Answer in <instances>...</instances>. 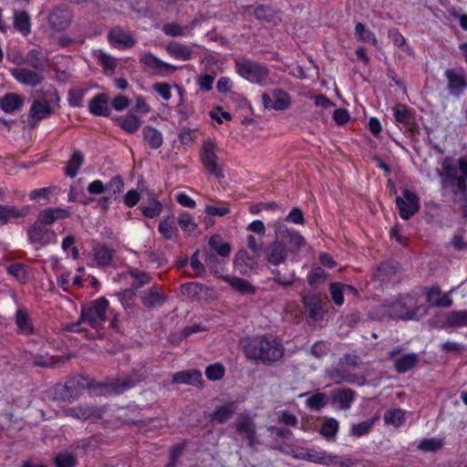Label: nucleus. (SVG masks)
I'll return each instance as SVG.
<instances>
[{"mask_svg": "<svg viewBox=\"0 0 467 467\" xmlns=\"http://www.w3.org/2000/svg\"><path fill=\"white\" fill-rule=\"evenodd\" d=\"M83 161L84 158L81 152L74 151L67 166L65 167L66 174L70 178H74L78 174L80 167L83 164Z\"/></svg>", "mask_w": 467, "mask_h": 467, "instance_id": "a19ab883", "label": "nucleus"}, {"mask_svg": "<svg viewBox=\"0 0 467 467\" xmlns=\"http://www.w3.org/2000/svg\"><path fill=\"white\" fill-rule=\"evenodd\" d=\"M427 301L431 306L449 307L452 300L449 293L442 294L439 288L433 287L427 293Z\"/></svg>", "mask_w": 467, "mask_h": 467, "instance_id": "cd10ccee", "label": "nucleus"}, {"mask_svg": "<svg viewBox=\"0 0 467 467\" xmlns=\"http://www.w3.org/2000/svg\"><path fill=\"white\" fill-rule=\"evenodd\" d=\"M339 429V422L334 418H326L320 427V434L327 440L335 438Z\"/></svg>", "mask_w": 467, "mask_h": 467, "instance_id": "79ce46f5", "label": "nucleus"}, {"mask_svg": "<svg viewBox=\"0 0 467 467\" xmlns=\"http://www.w3.org/2000/svg\"><path fill=\"white\" fill-rule=\"evenodd\" d=\"M454 202L460 205L461 213L467 221V182L462 178L456 179V189H452Z\"/></svg>", "mask_w": 467, "mask_h": 467, "instance_id": "4be33fe9", "label": "nucleus"}, {"mask_svg": "<svg viewBox=\"0 0 467 467\" xmlns=\"http://www.w3.org/2000/svg\"><path fill=\"white\" fill-rule=\"evenodd\" d=\"M236 410L234 403H229L223 406H221L215 410V411L212 414V420H216L220 423L225 422L229 420L232 415L234 413Z\"/></svg>", "mask_w": 467, "mask_h": 467, "instance_id": "c03bdc74", "label": "nucleus"}, {"mask_svg": "<svg viewBox=\"0 0 467 467\" xmlns=\"http://www.w3.org/2000/svg\"><path fill=\"white\" fill-rule=\"evenodd\" d=\"M394 110V116L395 119L398 122L410 125L412 120L413 117L411 112L409 110V109L403 105H398L396 108L393 109Z\"/></svg>", "mask_w": 467, "mask_h": 467, "instance_id": "13d9d810", "label": "nucleus"}, {"mask_svg": "<svg viewBox=\"0 0 467 467\" xmlns=\"http://www.w3.org/2000/svg\"><path fill=\"white\" fill-rule=\"evenodd\" d=\"M88 89L82 87L72 88L68 91L67 100L71 107H81L83 98L87 94Z\"/></svg>", "mask_w": 467, "mask_h": 467, "instance_id": "09e8293b", "label": "nucleus"}, {"mask_svg": "<svg viewBox=\"0 0 467 467\" xmlns=\"http://www.w3.org/2000/svg\"><path fill=\"white\" fill-rule=\"evenodd\" d=\"M355 31L358 40L377 46L378 40L375 35L371 31L368 30L362 23H358L356 25Z\"/></svg>", "mask_w": 467, "mask_h": 467, "instance_id": "5fc2aeb1", "label": "nucleus"}, {"mask_svg": "<svg viewBox=\"0 0 467 467\" xmlns=\"http://www.w3.org/2000/svg\"><path fill=\"white\" fill-rule=\"evenodd\" d=\"M144 140L152 149H159L163 142L161 132L152 126H145L142 130Z\"/></svg>", "mask_w": 467, "mask_h": 467, "instance_id": "2f4dec72", "label": "nucleus"}, {"mask_svg": "<svg viewBox=\"0 0 467 467\" xmlns=\"http://www.w3.org/2000/svg\"><path fill=\"white\" fill-rule=\"evenodd\" d=\"M234 265L240 274L247 275L255 268L256 261L247 251L240 250L234 255Z\"/></svg>", "mask_w": 467, "mask_h": 467, "instance_id": "412c9836", "label": "nucleus"}, {"mask_svg": "<svg viewBox=\"0 0 467 467\" xmlns=\"http://www.w3.org/2000/svg\"><path fill=\"white\" fill-rule=\"evenodd\" d=\"M140 62L150 70L157 74H171L176 71L177 67L173 65L161 61L154 55L148 53L142 56Z\"/></svg>", "mask_w": 467, "mask_h": 467, "instance_id": "2eb2a0df", "label": "nucleus"}, {"mask_svg": "<svg viewBox=\"0 0 467 467\" xmlns=\"http://www.w3.org/2000/svg\"><path fill=\"white\" fill-rule=\"evenodd\" d=\"M224 367L220 363L212 364L205 369L206 378L213 381L222 379L224 376Z\"/></svg>", "mask_w": 467, "mask_h": 467, "instance_id": "bf43d9fd", "label": "nucleus"}, {"mask_svg": "<svg viewBox=\"0 0 467 467\" xmlns=\"http://www.w3.org/2000/svg\"><path fill=\"white\" fill-rule=\"evenodd\" d=\"M448 89L451 95L460 96L467 88V75L462 68H450L445 71Z\"/></svg>", "mask_w": 467, "mask_h": 467, "instance_id": "ddd939ff", "label": "nucleus"}, {"mask_svg": "<svg viewBox=\"0 0 467 467\" xmlns=\"http://www.w3.org/2000/svg\"><path fill=\"white\" fill-rule=\"evenodd\" d=\"M444 171L443 187L453 188V177H457L454 173L455 166L451 158H445L441 163Z\"/></svg>", "mask_w": 467, "mask_h": 467, "instance_id": "de8ad7c7", "label": "nucleus"}, {"mask_svg": "<svg viewBox=\"0 0 467 467\" xmlns=\"http://www.w3.org/2000/svg\"><path fill=\"white\" fill-rule=\"evenodd\" d=\"M236 69L240 76L252 83L265 86L271 82L268 69L259 63L249 59L236 61Z\"/></svg>", "mask_w": 467, "mask_h": 467, "instance_id": "423d86ee", "label": "nucleus"}, {"mask_svg": "<svg viewBox=\"0 0 467 467\" xmlns=\"http://www.w3.org/2000/svg\"><path fill=\"white\" fill-rule=\"evenodd\" d=\"M237 431L246 436L249 444H254V426L251 419L247 416H241L237 420Z\"/></svg>", "mask_w": 467, "mask_h": 467, "instance_id": "72a5a7b5", "label": "nucleus"}, {"mask_svg": "<svg viewBox=\"0 0 467 467\" xmlns=\"http://www.w3.org/2000/svg\"><path fill=\"white\" fill-rule=\"evenodd\" d=\"M115 121L118 126L128 133L136 132L141 125V119L134 114L120 116Z\"/></svg>", "mask_w": 467, "mask_h": 467, "instance_id": "c85d7f7f", "label": "nucleus"}, {"mask_svg": "<svg viewBox=\"0 0 467 467\" xmlns=\"http://www.w3.org/2000/svg\"><path fill=\"white\" fill-rule=\"evenodd\" d=\"M354 400V392L349 389H339L333 391L331 402L340 410H348Z\"/></svg>", "mask_w": 467, "mask_h": 467, "instance_id": "5701e85b", "label": "nucleus"}, {"mask_svg": "<svg viewBox=\"0 0 467 467\" xmlns=\"http://www.w3.org/2000/svg\"><path fill=\"white\" fill-rule=\"evenodd\" d=\"M384 308L390 317L403 320L419 319L427 314L426 306H416V301L411 296L397 300Z\"/></svg>", "mask_w": 467, "mask_h": 467, "instance_id": "f03ea898", "label": "nucleus"}, {"mask_svg": "<svg viewBox=\"0 0 467 467\" xmlns=\"http://www.w3.org/2000/svg\"><path fill=\"white\" fill-rule=\"evenodd\" d=\"M209 244L221 256H228L231 253L230 244L222 241L218 235L212 236Z\"/></svg>", "mask_w": 467, "mask_h": 467, "instance_id": "3c124183", "label": "nucleus"}, {"mask_svg": "<svg viewBox=\"0 0 467 467\" xmlns=\"http://www.w3.org/2000/svg\"><path fill=\"white\" fill-rule=\"evenodd\" d=\"M109 41L112 47L119 49L130 48L135 44V39L130 33L119 27L109 31Z\"/></svg>", "mask_w": 467, "mask_h": 467, "instance_id": "dca6fc26", "label": "nucleus"}, {"mask_svg": "<svg viewBox=\"0 0 467 467\" xmlns=\"http://www.w3.org/2000/svg\"><path fill=\"white\" fill-rule=\"evenodd\" d=\"M89 111L96 116H107L109 113L107 97L103 94L95 96L88 103Z\"/></svg>", "mask_w": 467, "mask_h": 467, "instance_id": "c756f323", "label": "nucleus"}, {"mask_svg": "<svg viewBox=\"0 0 467 467\" xmlns=\"http://www.w3.org/2000/svg\"><path fill=\"white\" fill-rule=\"evenodd\" d=\"M376 419L368 420L359 423L351 425L350 434L355 437H361L369 432L372 429Z\"/></svg>", "mask_w": 467, "mask_h": 467, "instance_id": "864d4df0", "label": "nucleus"}, {"mask_svg": "<svg viewBox=\"0 0 467 467\" xmlns=\"http://www.w3.org/2000/svg\"><path fill=\"white\" fill-rule=\"evenodd\" d=\"M177 222L181 229L187 234H192L197 228L196 223L188 213H182L180 214Z\"/></svg>", "mask_w": 467, "mask_h": 467, "instance_id": "4d7b16f0", "label": "nucleus"}, {"mask_svg": "<svg viewBox=\"0 0 467 467\" xmlns=\"http://www.w3.org/2000/svg\"><path fill=\"white\" fill-rule=\"evenodd\" d=\"M275 237L279 238L283 245L286 246L291 255H297L306 245V238L294 228H289L284 223L275 226Z\"/></svg>", "mask_w": 467, "mask_h": 467, "instance_id": "39448f33", "label": "nucleus"}, {"mask_svg": "<svg viewBox=\"0 0 467 467\" xmlns=\"http://www.w3.org/2000/svg\"><path fill=\"white\" fill-rule=\"evenodd\" d=\"M24 99L21 96L9 93L1 99V108L6 113H11L16 109L21 108Z\"/></svg>", "mask_w": 467, "mask_h": 467, "instance_id": "e433bc0d", "label": "nucleus"}, {"mask_svg": "<svg viewBox=\"0 0 467 467\" xmlns=\"http://www.w3.org/2000/svg\"><path fill=\"white\" fill-rule=\"evenodd\" d=\"M15 26L23 35H27L30 32L29 16L25 12H19L15 15Z\"/></svg>", "mask_w": 467, "mask_h": 467, "instance_id": "6e6d98bb", "label": "nucleus"}, {"mask_svg": "<svg viewBox=\"0 0 467 467\" xmlns=\"http://www.w3.org/2000/svg\"><path fill=\"white\" fill-rule=\"evenodd\" d=\"M327 279V273L321 267H313L306 275V280L312 287H317Z\"/></svg>", "mask_w": 467, "mask_h": 467, "instance_id": "8fccbe9b", "label": "nucleus"}, {"mask_svg": "<svg viewBox=\"0 0 467 467\" xmlns=\"http://www.w3.org/2000/svg\"><path fill=\"white\" fill-rule=\"evenodd\" d=\"M205 213L211 216L223 217L230 213V209L227 205H206Z\"/></svg>", "mask_w": 467, "mask_h": 467, "instance_id": "69168bd1", "label": "nucleus"}, {"mask_svg": "<svg viewBox=\"0 0 467 467\" xmlns=\"http://www.w3.org/2000/svg\"><path fill=\"white\" fill-rule=\"evenodd\" d=\"M27 61L37 71L45 70V64L41 60V53L36 49H32L27 55Z\"/></svg>", "mask_w": 467, "mask_h": 467, "instance_id": "0e129e2a", "label": "nucleus"}, {"mask_svg": "<svg viewBox=\"0 0 467 467\" xmlns=\"http://www.w3.org/2000/svg\"><path fill=\"white\" fill-rule=\"evenodd\" d=\"M199 137L198 129L183 128L179 133V140L182 145L192 146Z\"/></svg>", "mask_w": 467, "mask_h": 467, "instance_id": "603ef678", "label": "nucleus"}, {"mask_svg": "<svg viewBox=\"0 0 467 467\" xmlns=\"http://www.w3.org/2000/svg\"><path fill=\"white\" fill-rule=\"evenodd\" d=\"M109 301L100 297L82 306L79 321L94 328H100L107 320Z\"/></svg>", "mask_w": 467, "mask_h": 467, "instance_id": "7ed1b4c3", "label": "nucleus"}, {"mask_svg": "<svg viewBox=\"0 0 467 467\" xmlns=\"http://www.w3.org/2000/svg\"><path fill=\"white\" fill-rule=\"evenodd\" d=\"M220 151L219 146L214 140L207 139L203 141L201 160L204 168L214 177L223 178V168L218 163L217 153Z\"/></svg>", "mask_w": 467, "mask_h": 467, "instance_id": "0eeeda50", "label": "nucleus"}, {"mask_svg": "<svg viewBox=\"0 0 467 467\" xmlns=\"http://www.w3.org/2000/svg\"><path fill=\"white\" fill-rule=\"evenodd\" d=\"M419 358L415 353L403 355L395 361V368L400 373H405L418 363Z\"/></svg>", "mask_w": 467, "mask_h": 467, "instance_id": "ea45409f", "label": "nucleus"}, {"mask_svg": "<svg viewBox=\"0 0 467 467\" xmlns=\"http://www.w3.org/2000/svg\"><path fill=\"white\" fill-rule=\"evenodd\" d=\"M54 464L56 467H76L78 458L71 452L63 451L56 455Z\"/></svg>", "mask_w": 467, "mask_h": 467, "instance_id": "49530a36", "label": "nucleus"}, {"mask_svg": "<svg viewBox=\"0 0 467 467\" xmlns=\"http://www.w3.org/2000/svg\"><path fill=\"white\" fill-rule=\"evenodd\" d=\"M348 292L356 293V289L348 285L340 283H332L330 285V294L332 300L337 306H342L344 303V294Z\"/></svg>", "mask_w": 467, "mask_h": 467, "instance_id": "473e14b6", "label": "nucleus"}, {"mask_svg": "<svg viewBox=\"0 0 467 467\" xmlns=\"http://www.w3.org/2000/svg\"><path fill=\"white\" fill-rule=\"evenodd\" d=\"M8 273L14 275L19 282L25 283L28 279V274L26 266L22 264L11 265L8 269Z\"/></svg>", "mask_w": 467, "mask_h": 467, "instance_id": "680f3d73", "label": "nucleus"}, {"mask_svg": "<svg viewBox=\"0 0 467 467\" xmlns=\"http://www.w3.org/2000/svg\"><path fill=\"white\" fill-rule=\"evenodd\" d=\"M70 216V212L63 208H47L41 211L37 216V223L40 224H52L59 219H65Z\"/></svg>", "mask_w": 467, "mask_h": 467, "instance_id": "aec40b11", "label": "nucleus"}, {"mask_svg": "<svg viewBox=\"0 0 467 467\" xmlns=\"http://www.w3.org/2000/svg\"><path fill=\"white\" fill-rule=\"evenodd\" d=\"M448 321L452 326H467V311H455L452 312Z\"/></svg>", "mask_w": 467, "mask_h": 467, "instance_id": "338daca9", "label": "nucleus"}, {"mask_svg": "<svg viewBox=\"0 0 467 467\" xmlns=\"http://www.w3.org/2000/svg\"><path fill=\"white\" fill-rule=\"evenodd\" d=\"M302 303L305 306V309L307 313L308 318L317 322L322 319L323 311H322V303L321 299L317 295H305L302 297Z\"/></svg>", "mask_w": 467, "mask_h": 467, "instance_id": "f3484780", "label": "nucleus"}, {"mask_svg": "<svg viewBox=\"0 0 467 467\" xmlns=\"http://www.w3.org/2000/svg\"><path fill=\"white\" fill-rule=\"evenodd\" d=\"M28 239L31 244L37 247L45 246L57 242L55 232L36 222L27 231Z\"/></svg>", "mask_w": 467, "mask_h": 467, "instance_id": "1a4fd4ad", "label": "nucleus"}, {"mask_svg": "<svg viewBox=\"0 0 467 467\" xmlns=\"http://www.w3.org/2000/svg\"><path fill=\"white\" fill-rule=\"evenodd\" d=\"M71 13L67 8H57L49 16V22L57 30L66 28L71 22Z\"/></svg>", "mask_w": 467, "mask_h": 467, "instance_id": "393cba45", "label": "nucleus"}, {"mask_svg": "<svg viewBox=\"0 0 467 467\" xmlns=\"http://www.w3.org/2000/svg\"><path fill=\"white\" fill-rule=\"evenodd\" d=\"M244 351L247 358L264 364L277 361L284 356V348L279 341L263 336L250 339L244 346Z\"/></svg>", "mask_w": 467, "mask_h": 467, "instance_id": "f257e3e1", "label": "nucleus"}, {"mask_svg": "<svg viewBox=\"0 0 467 467\" xmlns=\"http://www.w3.org/2000/svg\"><path fill=\"white\" fill-rule=\"evenodd\" d=\"M442 441L439 439H425L419 443L418 448L424 451H436L442 447Z\"/></svg>", "mask_w": 467, "mask_h": 467, "instance_id": "e2e57ef3", "label": "nucleus"}, {"mask_svg": "<svg viewBox=\"0 0 467 467\" xmlns=\"http://www.w3.org/2000/svg\"><path fill=\"white\" fill-rule=\"evenodd\" d=\"M220 277L243 295H252L255 292L254 287L245 279L231 275H221Z\"/></svg>", "mask_w": 467, "mask_h": 467, "instance_id": "bb28decb", "label": "nucleus"}, {"mask_svg": "<svg viewBox=\"0 0 467 467\" xmlns=\"http://www.w3.org/2000/svg\"><path fill=\"white\" fill-rule=\"evenodd\" d=\"M195 47L196 46L194 45L171 42L167 46L166 50L172 57L178 60L186 61L193 57Z\"/></svg>", "mask_w": 467, "mask_h": 467, "instance_id": "6ab92c4d", "label": "nucleus"}, {"mask_svg": "<svg viewBox=\"0 0 467 467\" xmlns=\"http://www.w3.org/2000/svg\"><path fill=\"white\" fill-rule=\"evenodd\" d=\"M262 101L265 109L284 110L291 105V97L283 89L275 88L263 94Z\"/></svg>", "mask_w": 467, "mask_h": 467, "instance_id": "9b49d317", "label": "nucleus"}, {"mask_svg": "<svg viewBox=\"0 0 467 467\" xmlns=\"http://www.w3.org/2000/svg\"><path fill=\"white\" fill-rule=\"evenodd\" d=\"M60 99L56 89L50 88L45 94L34 100L30 108L29 118L35 122L49 117L55 107L58 105Z\"/></svg>", "mask_w": 467, "mask_h": 467, "instance_id": "20e7f679", "label": "nucleus"}, {"mask_svg": "<svg viewBox=\"0 0 467 467\" xmlns=\"http://www.w3.org/2000/svg\"><path fill=\"white\" fill-rule=\"evenodd\" d=\"M304 460L327 466L349 467L350 460L330 454L325 451L308 450L302 456Z\"/></svg>", "mask_w": 467, "mask_h": 467, "instance_id": "6e6552de", "label": "nucleus"}, {"mask_svg": "<svg viewBox=\"0 0 467 467\" xmlns=\"http://www.w3.org/2000/svg\"><path fill=\"white\" fill-rule=\"evenodd\" d=\"M124 189V182L119 176L113 177L107 184L106 191H109L112 194L119 193Z\"/></svg>", "mask_w": 467, "mask_h": 467, "instance_id": "774afa93", "label": "nucleus"}, {"mask_svg": "<svg viewBox=\"0 0 467 467\" xmlns=\"http://www.w3.org/2000/svg\"><path fill=\"white\" fill-rule=\"evenodd\" d=\"M396 203L400 210V215L404 220L410 219L420 209L419 197L407 189L403 191L402 197H397Z\"/></svg>", "mask_w": 467, "mask_h": 467, "instance_id": "9d476101", "label": "nucleus"}, {"mask_svg": "<svg viewBox=\"0 0 467 467\" xmlns=\"http://www.w3.org/2000/svg\"><path fill=\"white\" fill-rule=\"evenodd\" d=\"M158 230L166 240H174L178 236V229L171 217H163L158 226Z\"/></svg>", "mask_w": 467, "mask_h": 467, "instance_id": "7c9ffc66", "label": "nucleus"}, {"mask_svg": "<svg viewBox=\"0 0 467 467\" xmlns=\"http://www.w3.org/2000/svg\"><path fill=\"white\" fill-rule=\"evenodd\" d=\"M288 254V249L277 237L265 249V260L274 266L285 263Z\"/></svg>", "mask_w": 467, "mask_h": 467, "instance_id": "f8f14e48", "label": "nucleus"}, {"mask_svg": "<svg viewBox=\"0 0 467 467\" xmlns=\"http://www.w3.org/2000/svg\"><path fill=\"white\" fill-rule=\"evenodd\" d=\"M299 397H306V405L312 410H320L328 403V398L320 391L302 393Z\"/></svg>", "mask_w": 467, "mask_h": 467, "instance_id": "a878e982", "label": "nucleus"}, {"mask_svg": "<svg viewBox=\"0 0 467 467\" xmlns=\"http://www.w3.org/2000/svg\"><path fill=\"white\" fill-rule=\"evenodd\" d=\"M13 78L19 83L30 87H36L40 84L44 77L40 74L41 71H33L28 68L17 67L10 70Z\"/></svg>", "mask_w": 467, "mask_h": 467, "instance_id": "4468645a", "label": "nucleus"}, {"mask_svg": "<svg viewBox=\"0 0 467 467\" xmlns=\"http://www.w3.org/2000/svg\"><path fill=\"white\" fill-rule=\"evenodd\" d=\"M30 208L24 206L19 209L16 206L0 205V224H5L10 219L22 218L28 214Z\"/></svg>", "mask_w": 467, "mask_h": 467, "instance_id": "b1692460", "label": "nucleus"}, {"mask_svg": "<svg viewBox=\"0 0 467 467\" xmlns=\"http://www.w3.org/2000/svg\"><path fill=\"white\" fill-rule=\"evenodd\" d=\"M16 324L18 331L24 335H29L34 332V326L28 314L23 310L18 309L16 314Z\"/></svg>", "mask_w": 467, "mask_h": 467, "instance_id": "f704fd0d", "label": "nucleus"}, {"mask_svg": "<svg viewBox=\"0 0 467 467\" xmlns=\"http://www.w3.org/2000/svg\"><path fill=\"white\" fill-rule=\"evenodd\" d=\"M406 411L400 409L389 410L384 414V420L387 424L400 427L405 422Z\"/></svg>", "mask_w": 467, "mask_h": 467, "instance_id": "37998d69", "label": "nucleus"}, {"mask_svg": "<svg viewBox=\"0 0 467 467\" xmlns=\"http://www.w3.org/2000/svg\"><path fill=\"white\" fill-rule=\"evenodd\" d=\"M139 208L145 217L150 219L159 216L162 212V204L153 196L147 204L141 203Z\"/></svg>", "mask_w": 467, "mask_h": 467, "instance_id": "c9c22d12", "label": "nucleus"}, {"mask_svg": "<svg viewBox=\"0 0 467 467\" xmlns=\"http://www.w3.org/2000/svg\"><path fill=\"white\" fill-rule=\"evenodd\" d=\"M172 383L186 384L194 387H202L203 379L200 370L189 369L174 373L172 376Z\"/></svg>", "mask_w": 467, "mask_h": 467, "instance_id": "a211bd4d", "label": "nucleus"}, {"mask_svg": "<svg viewBox=\"0 0 467 467\" xmlns=\"http://www.w3.org/2000/svg\"><path fill=\"white\" fill-rule=\"evenodd\" d=\"M97 57L106 73H112L115 70L117 63L114 57L102 51L98 52Z\"/></svg>", "mask_w": 467, "mask_h": 467, "instance_id": "052dcab7", "label": "nucleus"}, {"mask_svg": "<svg viewBox=\"0 0 467 467\" xmlns=\"http://www.w3.org/2000/svg\"><path fill=\"white\" fill-rule=\"evenodd\" d=\"M102 409L99 408H92V407H87V408H78L71 410V415L78 418V419H84V420H96L102 417Z\"/></svg>", "mask_w": 467, "mask_h": 467, "instance_id": "4c0bfd02", "label": "nucleus"}, {"mask_svg": "<svg viewBox=\"0 0 467 467\" xmlns=\"http://www.w3.org/2000/svg\"><path fill=\"white\" fill-rule=\"evenodd\" d=\"M208 288L198 283H188L182 285V293L192 300H199L200 296Z\"/></svg>", "mask_w": 467, "mask_h": 467, "instance_id": "a18cd8bd", "label": "nucleus"}, {"mask_svg": "<svg viewBox=\"0 0 467 467\" xmlns=\"http://www.w3.org/2000/svg\"><path fill=\"white\" fill-rule=\"evenodd\" d=\"M93 259L98 265H107L112 259V251L105 245H96L92 250Z\"/></svg>", "mask_w": 467, "mask_h": 467, "instance_id": "58836bf2", "label": "nucleus"}]
</instances>
